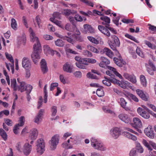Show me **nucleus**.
<instances>
[{
	"label": "nucleus",
	"mask_w": 156,
	"mask_h": 156,
	"mask_svg": "<svg viewBox=\"0 0 156 156\" xmlns=\"http://www.w3.org/2000/svg\"><path fill=\"white\" fill-rule=\"evenodd\" d=\"M58 36L59 38L63 40H66L69 43H71L73 41V39L67 36H63L62 35H60Z\"/></svg>",
	"instance_id": "nucleus-36"
},
{
	"label": "nucleus",
	"mask_w": 156,
	"mask_h": 156,
	"mask_svg": "<svg viewBox=\"0 0 156 156\" xmlns=\"http://www.w3.org/2000/svg\"><path fill=\"white\" fill-rule=\"evenodd\" d=\"M102 109L103 111L107 113H114L113 111L109 109L108 108H102Z\"/></svg>",
	"instance_id": "nucleus-55"
},
{
	"label": "nucleus",
	"mask_w": 156,
	"mask_h": 156,
	"mask_svg": "<svg viewBox=\"0 0 156 156\" xmlns=\"http://www.w3.org/2000/svg\"><path fill=\"white\" fill-rule=\"evenodd\" d=\"M101 88L97 89L96 92L97 95L100 97H102L104 94L103 90L102 89L103 88Z\"/></svg>",
	"instance_id": "nucleus-34"
},
{
	"label": "nucleus",
	"mask_w": 156,
	"mask_h": 156,
	"mask_svg": "<svg viewBox=\"0 0 156 156\" xmlns=\"http://www.w3.org/2000/svg\"><path fill=\"white\" fill-rule=\"evenodd\" d=\"M74 18L76 21H83V18L80 16L78 14H76L74 16Z\"/></svg>",
	"instance_id": "nucleus-57"
},
{
	"label": "nucleus",
	"mask_w": 156,
	"mask_h": 156,
	"mask_svg": "<svg viewBox=\"0 0 156 156\" xmlns=\"http://www.w3.org/2000/svg\"><path fill=\"white\" fill-rule=\"evenodd\" d=\"M136 149L133 148L130 151L129 153V156H135L136 155Z\"/></svg>",
	"instance_id": "nucleus-58"
},
{
	"label": "nucleus",
	"mask_w": 156,
	"mask_h": 156,
	"mask_svg": "<svg viewBox=\"0 0 156 156\" xmlns=\"http://www.w3.org/2000/svg\"><path fill=\"white\" fill-rule=\"evenodd\" d=\"M58 86V84L57 83H53L51 84L50 86V90H53L55 87H57Z\"/></svg>",
	"instance_id": "nucleus-62"
},
{
	"label": "nucleus",
	"mask_w": 156,
	"mask_h": 156,
	"mask_svg": "<svg viewBox=\"0 0 156 156\" xmlns=\"http://www.w3.org/2000/svg\"><path fill=\"white\" fill-rule=\"evenodd\" d=\"M61 14L59 12H54L53 15V16L54 18H56L59 19H61Z\"/></svg>",
	"instance_id": "nucleus-52"
},
{
	"label": "nucleus",
	"mask_w": 156,
	"mask_h": 156,
	"mask_svg": "<svg viewBox=\"0 0 156 156\" xmlns=\"http://www.w3.org/2000/svg\"><path fill=\"white\" fill-rule=\"evenodd\" d=\"M120 105L122 107H124L127 102L123 98H121L120 99Z\"/></svg>",
	"instance_id": "nucleus-56"
},
{
	"label": "nucleus",
	"mask_w": 156,
	"mask_h": 156,
	"mask_svg": "<svg viewBox=\"0 0 156 156\" xmlns=\"http://www.w3.org/2000/svg\"><path fill=\"white\" fill-rule=\"evenodd\" d=\"M98 27L99 30L105 35L108 37H110V33L108 30V29L105 27L101 25H99Z\"/></svg>",
	"instance_id": "nucleus-13"
},
{
	"label": "nucleus",
	"mask_w": 156,
	"mask_h": 156,
	"mask_svg": "<svg viewBox=\"0 0 156 156\" xmlns=\"http://www.w3.org/2000/svg\"><path fill=\"white\" fill-rule=\"evenodd\" d=\"M87 58H84L82 59H80V60L79 61L81 62L83 65H88V61Z\"/></svg>",
	"instance_id": "nucleus-50"
},
{
	"label": "nucleus",
	"mask_w": 156,
	"mask_h": 156,
	"mask_svg": "<svg viewBox=\"0 0 156 156\" xmlns=\"http://www.w3.org/2000/svg\"><path fill=\"white\" fill-rule=\"evenodd\" d=\"M30 37L33 41H35L36 43L34 45V52L31 55V57L33 62L36 64L38 60L40 59L39 53L41 51V47L40 43L39 41L38 38L35 36V34L31 28H30Z\"/></svg>",
	"instance_id": "nucleus-1"
},
{
	"label": "nucleus",
	"mask_w": 156,
	"mask_h": 156,
	"mask_svg": "<svg viewBox=\"0 0 156 156\" xmlns=\"http://www.w3.org/2000/svg\"><path fill=\"white\" fill-rule=\"evenodd\" d=\"M112 37L114 40L113 41H112L115 43L118 46V47L119 46L120 43L119 38L115 35H113Z\"/></svg>",
	"instance_id": "nucleus-29"
},
{
	"label": "nucleus",
	"mask_w": 156,
	"mask_h": 156,
	"mask_svg": "<svg viewBox=\"0 0 156 156\" xmlns=\"http://www.w3.org/2000/svg\"><path fill=\"white\" fill-rule=\"evenodd\" d=\"M122 21L124 23H134L133 20L130 19H123L122 20Z\"/></svg>",
	"instance_id": "nucleus-53"
},
{
	"label": "nucleus",
	"mask_w": 156,
	"mask_h": 156,
	"mask_svg": "<svg viewBox=\"0 0 156 156\" xmlns=\"http://www.w3.org/2000/svg\"><path fill=\"white\" fill-rule=\"evenodd\" d=\"M40 64L42 71L43 73H46L48 71V69L47 63L45 60L44 59H42L40 62Z\"/></svg>",
	"instance_id": "nucleus-14"
},
{
	"label": "nucleus",
	"mask_w": 156,
	"mask_h": 156,
	"mask_svg": "<svg viewBox=\"0 0 156 156\" xmlns=\"http://www.w3.org/2000/svg\"><path fill=\"white\" fill-rule=\"evenodd\" d=\"M0 135L4 140H6L7 139V135L5 131L2 128H0Z\"/></svg>",
	"instance_id": "nucleus-26"
},
{
	"label": "nucleus",
	"mask_w": 156,
	"mask_h": 156,
	"mask_svg": "<svg viewBox=\"0 0 156 156\" xmlns=\"http://www.w3.org/2000/svg\"><path fill=\"white\" fill-rule=\"evenodd\" d=\"M70 140H68L67 142H65L62 144V146L63 147L66 149L71 148L72 147L70 146L69 143L70 142Z\"/></svg>",
	"instance_id": "nucleus-30"
},
{
	"label": "nucleus",
	"mask_w": 156,
	"mask_h": 156,
	"mask_svg": "<svg viewBox=\"0 0 156 156\" xmlns=\"http://www.w3.org/2000/svg\"><path fill=\"white\" fill-rule=\"evenodd\" d=\"M136 51L137 54L141 57L144 58V55L140 48H137L136 49Z\"/></svg>",
	"instance_id": "nucleus-45"
},
{
	"label": "nucleus",
	"mask_w": 156,
	"mask_h": 156,
	"mask_svg": "<svg viewBox=\"0 0 156 156\" xmlns=\"http://www.w3.org/2000/svg\"><path fill=\"white\" fill-rule=\"evenodd\" d=\"M55 45L59 47H63L64 45L63 41L60 39H58L55 42Z\"/></svg>",
	"instance_id": "nucleus-32"
},
{
	"label": "nucleus",
	"mask_w": 156,
	"mask_h": 156,
	"mask_svg": "<svg viewBox=\"0 0 156 156\" xmlns=\"http://www.w3.org/2000/svg\"><path fill=\"white\" fill-rule=\"evenodd\" d=\"M17 24L14 18H12L11 20V26L12 28L15 30L17 29Z\"/></svg>",
	"instance_id": "nucleus-28"
},
{
	"label": "nucleus",
	"mask_w": 156,
	"mask_h": 156,
	"mask_svg": "<svg viewBox=\"0 0 156 156\" xmlns=\"http://www.w3.org/2000/svg\"><path fill=\"white\" fill-rule=\"evenodd\" d=\"M27 85L25 82L22 81V82L20 83L19 84V86H17V90L20 91L21 92L24 91L26 86Z\"/></svg>",
	"instance_id": "nucleus-20"
},
{
	"label": "nucleus",
	"mask_w": 156,
	"mask_h": 156,
	"mask_svg": "<svg viewBox=\"0 0 156 156\" xmlns=\"http://www.w3.org/2000/svg\"><path fill=\"white\" fill-rule=\"evenodd\" d=\"M90 141L92 146L95 149L101 151H105L106 150L105 147L100 141L94 138H92Z\"/></svg>",
	"instance_id": "nucleus-3"
},
{
	"label": "nucleus",
	"mask_w": 156,
	"mask_h": 156,
	"mask_svg": "<svg viewBox=\"0 0 156 156\" xmlns=\"http://www.w3.org/2000/svg\"><path fill=\"white\" fill-rule=\"evenodd\" d=\"M22 66L24 68H26L30 66L31 63L28 58L27 57H24L22 60Z\"/></svg>",
	"instance_id": "nucleus-17"
},
{
	"label": "nucleus",
	"mask_w": 156,
	"mask_h": 156,
	"mask_svg": "<svg viewBox=\"0 0 156 156\" xmlns=\"http://www.w3.org/2000/svg\"><path fill=\"white\" fill-rule=\"evenodd\" d=\"M31 150V146L28 143H26L24 145L23 151L24 154L26 155H28Z\"/></svg>",
	"instance_id": "nucleus-10"
},
{
	"label": "nucleus",
	"mask_w": 156,
	"mask_h": 156,
	"mask_svg": "<svg viewBox=\"0 0 156 156\" xmlns=\"http://www.w3.org/2000/svg\"><path fill=\"white\" fill-rule=\"evenodd\" d=\"M103 52L105 53L110 58H112L113 56V53L108 48H105L103 49Z\"/></svg>",
	"instance_id": "nucleus-22"
},
{
	"label": "nucleus",
	"mask_w": 156,
	"mask_h": 156,
	"mask_svg": "<svg viewBox=\"0 0 156 156\" xmlns=\"http://www.w3.org/2000/svg\"><path fill=\"white\" fill-rule=\"evenodd\" d=\"M35 20L36 22L37 23L39 27L40 28V24L41 23V20L40 19V17L39 15L36 16V17Z\"/></svg>",
	"instance_id": "nucleus-59"
},
{
	"label": "nucleus",
	"mask_w": 156,
	"mask_h": 156,
	"mask_svg": "<svg viewBox=\"0 0 156 156\" xmlns=\"http://www.w3.org/2000/svg\"><path fill=\"white\" fill-rule=\"evenodd\" d=\"M133 127L139 131L138 129L142 126V122L137 117H134L133 119V122L131 123Z\"/></svg>",
	"instance_id": "nucleus-6"
},
{
	"label": "nucleus",
	"mask_w": 156,
	"mask_h": 156,
	"mask_svg": "<svg viewBox=\"0 0 156 156\" xmlns=\"http://www.w3.org/2000/svg\"><path fill=\"white\" fill-rule=\"evenodd\" d=\"M138 113L143 118L148 119L150 117L149 114H151L152 112L147 108H138L137 109Z\"/></svg>",
	"instance_id": "nucleus-2"
},
{
	"label": "nucleus",
	"mask_w": 156,
	"mask_h": 156,
	"mask_svg": "<svg viewBox=\"0 0 156 156\" xmlns=\"http://www.w3.org/2000/svg\"><path fill=\"white\" fill-rule=\"evenodd\" d=\"M125 36L126 37L133 41L136 42H139L135 38V37L132 35H130L128 34H126L125 35Z\"/></svg>",
	"instance_id": "nucleus-46"
},
{
	"label": "nucleus",
	"mask_w": 156,
	"mask_h": 156,
	"mask_svg": "<svg viewBox=\"0 0 156 156\" xmlns=\"http://www.w3.org/2000/svg\"><path fill=\"white\" fill-rule=\"evenodd\" d=\"M73 29L71 31L74 32L75 34L77 35H80V34L78 29L76 27V24H74L73 27H72Z\"/></svg>",
	"instance_id": "nucleus-40"
},
{
	"label": "nucleus",
	"mask_w": 156,
	"mask_h": 156,
	"mask_svg": "<svg viewBox=\"0 0 156 156\" xmlns=\"http://www.w3.org/2000/svg\"><path fill=\"white\" fill-rule=\"evenodd\" d=\"M110 134L114 139H116L120 134V131L119 128L115 127L110 130Z\"/></svg>",
	"instance_id": "nucleus-8"
},
{
	"label": "nucleus",
	"mask_w": 156,
	"mask_h": 156,
	"mask_svg": "<svg viewBox=\"0 0 156 156\" xmlns=\"http://www.w3.org/2000/svg\"><path fill=\"white\" fill-rule=\"evenodd\" d=\"M87 77L89 78L93 79H97L98 77L95 75L93 74H92L90 72L88 73L87 74Z\"/></svg>",
	"instance_id": "nucleus-44"
},
{
	"label": "nucleus",
	"mask_w": 156,
	"mask_h": 156,
	"mask_svg": "<svg viewBox=\"0 0 156 156\" xmlns=\"http://www.w3.org/2000/svg\"><path fill=\"white\" fill-rule=\"evenodd\" d=\"M72 66L69 63L67 62L63 65V69L64 71L68 73L72 72Z\"/></svg>",
	"instance_id": "nucleus-18"
},
{
	"label": "nucleus",
	"mask_w": 156,
	"mask_h": 156,
	"mask_svg": "<svg viewBox=\"0 0 156 156\" xmlns=\"http://www.w3.org/2000/svg\"><path fill=\"white\" fill-rule=\"evenodd\" d=\"M100 59L102 61L103 63H104L105 65L109 64L110 63L109 60L104 57H101Z\"/></svg>",
	"instance_id": "nucleus-39"
},
{
	"label": "nucleus",
	"mask_w": 156,
	"mask_h": 156,
	"mask_svg": "<svg viewBox=\"0 0 156 156\" xmlns=\"http://www.w3.org/2000/svg\"><path fill=\"white\" fill-rule=\"evenodd\" d=\"M51 116H55L57 112V110L56 108H52L51 110Z\"/></svg>",
	"instance_id": "nucleus-63"
},
{
	"label": "nucleus",
	"mask_w": 156,
	"mask_h": 156,
	"mask_svg": "<svg viewBox=\"0 0 156 156\" xmlns=\"http://www.w3.org/2000/svg\"><path fill=\"white\" fill-rule=\"evenodd\" d=\"M142 143L149 150L151 151L153 150L152 147L151 146V145L150 144V142H149V143H148L146 140H143L142 141Z\"/></svg>",
	"instance_id": "nucleus-27"
},
{
	"label": "nucleus",
	"mask_w": 156,
	"mask_h": 156,
	"mask_svg": "<svg viewBox=\"0 0 156 156\" xmlns=\"http://www.w3.org/2000/svg\"><path fill=\"white\" fill-rule=\"evenodd\" d=\"M5 123L9 126H11L12 125V121L9 119H6L5 120Z\"/></svg>",
	"instance_id": "nucleus-61"
},
{
	"label": "nucleus",
	"mask_w": 156,
	"mask_h": 156,
	"mask_svg": "<svg viewBox=\"0 0 156 156\" xmlns=\"http://www.w3.org/2000/svg\"><path fill=\"white\" fill-rule=\"evenodd\" d=\"M76 66L81 69H86V67L85 65H83L81 62H78L76 63Z\"/></svg>",
	"instance_id": "nucleus-38"
},
{
	"label": "nucleus",
	"mask_w": 156,
	"mask_h": 156,
	"mask_svg": "<svg viewBox=\"0 0 156 156\" xmlns=\"http://www.w3.org/2000/svg\"><path fill=\"white\" fill-rule=\"evenodd\" d=\"M123 76L126 79L129 80L133 83H135L136 82L135 76L134 75H130L127 73H125L124 74Z\"/></svg>",
	"instance_id": "nucleus-16"
},
{
	"label": "nucleus",
	"mask_w": 156,
	"mask_h": 156,
	"mask_svg": "<svg viewBox=\"0 0 156 156\" xmlns=\"http://www.w3.org/2000/svg\"><path fill=\"white\" fill-rule=\"evenodd\" d=\"M59 136L58 135H55L53 136L50 141V147L52 150H54L56 149V146L59 142Z\"/></svg>",
	"instance_id": "nucleus-7"
},
{
	"label": "nucleus",
	"mask_w": 156,
	"mask_h": 156,
	"mask_svg": "<svg viewBox=\"0 0 156 156\" xmlns=\"http://www.w3.org/2000/svg\"><path fill=\"white\" fill-rule=\"evenodd\" d=\"M125 95L126 97L129 98H131L136 102L138 101V98L135 96L130 93H126L125 94Z\"/></svg>",
	"instance_id": "nucleus-23"
},
{
	"label": "nucleus",
	"mask_w": 156,
	"mask_h": 156,
	"mask_svg": "<svg viewBox=\"0 0 156 156\" xmlns=\"http://www.w3.org/2000/svg\"><path fill=\"white\" fill-rule=\"evenodd\" d=\"M102 83L107 86H109L111 84V81L108 80H104L102 81Z\"/></svg>",
	"instance_id": "nucleus-60"
},
{
	"label": "nucleus",
	"mask_w": 156,
	"mask_h": 156,
	"mask_svg": "<svg viewBox=\"0 0 156 156\" xmlns=\"http://www.w3.org/2000/svg\"><path fill=\"white\" fill-rule=\"evenodd\" d=\"M120 19L119 17H117L114 18L113 20V21L114 23L117 26H118L119 23H118Z\"/></svg>",
	"instance_id": "nucleus-64"
},
{
	"label": "nucleus",
	"mask_w": 156,
	"mask_h": 156,
	"mask_svg": "<svg viewBox=\"0 0 156 156\" xmlns=\"http://www.w3.org/2000/svg\"><path fill=\"white\" fill-rule=\"evenodd\" d=\"M144 43L147 45L149 48H151L152 49H156V46L152 44L149 41H144Z\"/></svg>",
	"instance_id": "nucleus-31"
},
{
	"label": "nucleus",
	"mask_w": 156,
	"mask_h": 156,
	"mask_svg": "<svg viewBox=\"0 0 156 156\" xmlns=\"http://www.w3.org/2000/svg\"><path fill=\"white\" fill-rule=\"evenodd\" d=\"M119 118L122 121L126 123H130L131 122L130 118L125 114H121L119 115Z\"/></svg>",
	"instance_id": "nucleus-9"
},
{
	"label": "nucleus",
	"mask_w": 156,
	"mask_h": 156,
	"mask_svg": "<svg viewBox=\"0 0 156 156\" xmlns=\"http://www.w3.org/2000/svg\"><path fill=\"white\" fill-rule=\"evenodd\" d=\"M87 38L88 40L92 43L96 44L98 43V41L94 38L92 37H88Z\"/></svg>",
	"instance_id": "nucleus-48"
},
{
	"label": "nucleus",
	"mask_w": 156,
	"mask_h": 156,
	"mask_svg": "<svg viewBox=\"0 0 156 156\" xmlns=\"http://www.w3.org/2000/svg\"><path fill=\"white\" fill-rule=\"evenodd\" d=\"M100 19L103 21L101 22V24L105 25V27H106L107 25H109V24L110 22V19L108 17L104 16L100 17Z\"/></svg>",
	"instance_id": "nucleus-15"
},
{
	"label": "nucleus",
	"mask_w": 156,
	"mask_h": 156,
	"mask_svg": "<svg viewBox=\"0 0 156 156\" xmlns=\"http://www.w3.org/2000/svg\"><path fill=\"white\" fill-rule=\"evenodd\" d=\"M47 87V84H46L44 89V102L45 103H46L47 102V92L46 88Z\"/></svg>",
	"instance_id": "nucleus-37"
},
{
	"label": "nucleus",
	"mask_w": 156,
	"mask_h": 156,
	"mask_svg": "<svg viewBox=\"0 0 156 156\" xmlns=\"http://www.w3.org/2000/svg\"><path fill=\"white\" fill-rule=\"evenodd\" d=\"M146 135L151 139L154 138V134L153 131L151 129H146L144 130Z\"/></svg>",
	"instance_id": "nucleus-19"
},
{
	"label": "nucleus",
	"mask_w": 156,
	"mask_h": 156,
	"mask_svg": "<svg viewBox=\"0 0 156 156\" xmlns=\"http://www.w3.org/2000/svg\"><path fill=\"white\" fill-rule=\"evenodd\" d=\"M44 112V109H40L38 113L34 117V122L37 124H39L41 122L43 118V116Z\"/></svg>",
	"instance_id": "nucleus-5"
},
{
	"label": "nucleus",
	"mask_w": 156,
	"mask_h": 156,
	"mask_svg": "<svg viewBox=\"0 0 156 156\" xmlns=\"http://www.w3.org/2000/svg\"><path fill=\"white\" fill-rule=\"evenodd\" d=\"M20 125L21 126H23L24 124V117L23 116H21L19 120Z\"/></svg>",
	"instance_id": "nucleus-54"
},
{
	"label": "nucleus",
	"mask_w": 156,
	"mask_h": 156,
	"mask_svg": "<svg viewBox=\"0 0 156 156\" xmlns=\"http://www.w3.org/2000/svg\"><path fill=\"white\" fill-rule=\"evenodd\" d=\"M140 80L142 84L144 87H146L147 85V82L145 76L143 75H141L140 77Z\"/></svg>",
	"instance_id": "nucleus-35"
},
{
	"label": "nucleus",
	"mask_w": 156,
	"mask_h": 156,
	"mask_svg": "<svg viewBox=\"0 0 156 156\" xmlns=\"http://www.w3.org/2000/svg\"><path fill=\"white\" fill-rule=\"evenodd\" d=\"M126 137L133 140L136 141L137 140L136 137L134 135L131 134L127 132H124L123 133Z\"/></svg>",
	"instance_id": "nucleus-21"
},
{
	"label": "nucleus",
	"mask_w": 156,
	"mask_h": 156,
	"mask_svg": "<svg viewBox=\"0 0 156 156\" xmlns=\"http://www.w3.org/2000/svg\"><path fill=\"white\" fill-rule=\"evenodd\" d=\"M63 12L65 15L68 16L70 14H73L76 13V11L73 10L66 9L63 10Z\"/></svg>",
	"instance_id": "nucleus-24"
},
{
	"label": "nucleus",
	"mask_w": 156,
	"mask_h": 156,
	"mask_svg": "<svg viewBox=\"0 0 156 156\" xmlns=\"http://www.w3.org/2000/svg\"><path fill=\"white\" fill-rule=\"evenodd\" d=\"M83 54L89 57H91L92 56V53L87 50L83 51Z\"/></svg>",
	"instance_id": "nucleus-51"
},
{
	"label": "nucleus",
	"mask_w": 156,
	"mask_h": 156,
	"mask_svg": "<svg viewBox=\"0 0 156 156\" xmlns=\"http://www.w3.org/2000/svg\"><path fill=\"white\" fill-rule=\"evenodd\" d=\"M37 151L40 154H42L44 151L45 147L44 142V140L42 139H40L37 140Z\"/></svg>",
	"instance_id": "nucleus-4"
},
{
	"label": "nucleus",
	"mask_w": 156,
	"mask_h": 156,
	"mask_svg": "<svg viewBox=\"0 0 156 156\" xmlns=\"http://www.w3.org/2000/svg\"><path fill=\"white\" fill-rule=\"evenodd\" d=\"M19 124H17L14 127L13 131L16 134H17L18 133V130L19 129V127L21 126Z\"/></svg>",
	"instance_id": "nucleus-43"
},
{
	"label": "nucleus",
	"mask_w": 156,
	"mask_h": 156,
	"mask_svg": "<svg viewBox=\"0 0 156 156\" xmlns=\"http://www.w3.org/2000/svg\"><path fill=\"white\" fill-rule=\"evenodd\" d=\"M6 58L9 59L12 63H14V60L11 55L7 53H5Z\"/></svg>",
	"instance_id": "nucleus-49"
},
{
	"label": "nucleus",
	"mask_w": 156,
	"mask_h": 156,
	"mask_svg": "<svg viewBox=\"0 0 156 156\" xmlns=\"http://www.w3.org/2000/svg\"><path fill=\"white\" fill-rule=\"evenodd\" d=\"M32 89L33 87L30 85L27 84L26 86L25 91L26 90L27 91L26 93L27 94H30Z\"/></svg>",
	"instance_id": "nucleus-33"
},
{
	"label": "nucleus",
	"mask_w": 156,
	"mask_h": 156,
	"mask_svg": "<svg viewBox=\"0 0 156 156\" xmlns=\"http://www.w3.org/2000/svg\"><path fill=\"white\" fill-rule=\"evenodd\" d=\"M136 149V151H137L138 152L140 153H142L143 152L144 150L142 147L140 145V144H137L136 148H135Z\"/></svg>",
	"instance_id": "nucleus-41"
},
{
	"label": "nucleus",
	"mask_w": 156,
	"mask_h": 156,
	"mask_svg": "<svg viewBox=\"0 0 156 156\" xmlns=\"http://www.w3.org/2000/svg\"><path fill=\"white\" fill-rule=\"evenodd\" d=\"M109 45L110 48L113 50H116V47H118V46L115 43L111 41L109 43Z\"/></svg>",
	"instance_id": "nucleus-42"
},
{
	"label": "nucleus",
	"mask_w": 156,
	"mask_h": 156,
	"mask_svg": "<svg viewBox=\"0 0 156 156\" xmlns=\"http://www.w3.org/2000/svg\"><path fill=\"white\" fill-rule=\"evenodd\" d=\"M38 134V131L36 129H33L30 131L29 138L32 140H34L37 138Z\"/></svg>",
	"instance_id": "nucleus-12"
},
{
	"label": "nucleus",
	"mask_w": 156,
	"mask_h": 156,
	"mask_svg": "<svg viewBox=\"0 0 156 156\" xmlns=\"http://www.w3.org/2000/svg\"><path fill=\"white\" fill-rule=\"evenodd\" d=\"M88 48V49L92 52H93L94 53H98V50L94 48V47L91 46V45H88L87 46Z\"/></svg>",
	"instance_id": "nucleus-47"
},
{
	"label": "nucleus",
	"mask_w": 156,
	"mask_h": 156,
	"mask_svg": "<svg viewBox=\"0 0 156 156\" xmlns=\"http://www.w3.org/2000/svg\"><path fill=\"white\" fill-rule=\"evenodd\" d=\"M11 87L13 88L14 91H16L17 90V86H16V79H11Z\"/></svg>",
	"instance_id": "nucleus-25"
},
{
	"label": "nucleus",
	"mask_w": 156,
	"mask_h": 156,
	"mask_svg": "<svg viewBox=\"0 0 156 156\" xmlns=\"http://www.w3.org/2000/svg\"><path fill=\"white\" fill-rule=\"evenodd\" d=\"M113 61L115 63L120 67H122L123 65H125L126 64V62L123 60L122 58L119 57V58H117L115 57L113 58Z\"/></svg>",
	"instance_id": "nucleus-11"
}]
</instances>
